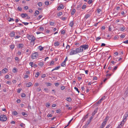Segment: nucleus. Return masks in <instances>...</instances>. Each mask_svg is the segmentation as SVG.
<instances>
[{"label":"nucleus","instance_id":"nucleus-1","mask_svg":"<svg viewBox=\"0 0 128 128\" xmlns=\"http://www.w3.org/2000/svg\"><path fill=\"white\" fill-rule=\"evenodd\" d=\"M6 116V115L2 114L0 116V120L1 121L4 122L7 120Z\"/></svg>","mask_w":128,"mask_h":128},{"label":"nucleus","instance_id":"nucleus-2","mask_svg":"<svg viewBox=\"0 0 128 128\" xmlns=\"http://www.w3.org/2000/svg\"><path fill=\"white\" fill-rule=\"evenodd\" d=\"M28 38L29 40L32 41V42H33V41H34L35 40V37L32 35H29L28 36Z\"/></svg>","mask_w":128,"mask_h":128},{"label":"nucleus","instance_id":"nucleus-3","mask_svg":"<svg viewBox=\"0 0 128 128\" xmlns=\"http://www.w3.org/2000/svg\"><path fill=\"white\" fill-rule=\"evenodd\" d=\"M38 56V53L37 52L33 53L32 56V58L33 59H34Z\"/></svg>","mask_w":128,"mask_h":128},{"label":"nucleus","instance_id":"nucleus-4","mask_svg":"<svg viewBox=\"0 0 128 128\" xmlns=\"http://www.w3.org/2000/svg\"><path fill=\"white\" fill-rule=\"evenodd\" d=\"M77 53L82 52L83 51V49L81 47L79 48L76 49Z\"/></svg>","mask_w":128,"mask_h":128},{"label":"nucleus","instance_id":"nucleus-5","mask_svg":"<svg viewBox=\"0 0 128 128\" xmlns=\"http://www.w3.org/2000/svg\"><path fill=\"white\" fill-rule=\"evenodd\" d=\"M74 48H72V51L70 52V55H72L74 54H77L76 50H74Z\"/></svg>","mask_w":128,"mask_h":128},{"label":"nucleus","instance_id":"nucleus-6","mask_svg":"<svg viewBox=\"0 0 128 128\" xmlns=\"http://www.w3.org/2000/svg\"><path fill=\"white\" fill-rule=\"evenodd\" d=\"M128 116V112H126L124 116V119L122 120V122H124L126 120V119Z\"/></svg>","mask_w":128,"mask_h":128},{"label":"nucleus","instance_id":"nucleus-7","mask_svg":"<svg viewBox=\"0 0 128 128\" xmlns=\"http://www.w3.org/2000/svg\"><path fill=\"white\" fill-rule=\"evenodd\" d=\"M105 97L104 96H102L101 99H100V100H99L98 101H97L96 102L97 104H100V103L103 100H104L105 99Z\"/></svg>","mask_w":128,"mask_h":128},{"label":"nucleus","instance_id":"nucleus-8","mask_svg":"<svg viewBox=\"0 0 128 128\" xmlns=\"http://www.w3.org/2000/svg\"><path fill=\"white\" fill-rule=\"evenodd\" d=\"M80 47L82 48L83 49L84 48V50H85L88 49V45L85 44L80 46Z\"/></svg>","mask_w":128,"mask_h":128},{"label":"nucleus","instance_id":"nucleus-9","mask_svg":"<svg viewBox=\"0 0 128 128\" xmlns=\"http://www.w3.org/2000/svg\"><path fill=\"white\" fill-rule=\"evenodd\" d=\"M24 46V45L22 44H19L17 46V48H22Z\"/></svg>","mask_w":128,"mask_h":128},{"label":"nucleus","instance_id":"nucleus-10","mask_svg":"<svg viewBox=\"0 0 128 128\" xmlns=\"http://www.w3.org/2000/svg\"><path fill=\"white\" fill-rule=\"evenodd\" d=\"M8 70L6 68H5L3 69L2 70V72L3 73L5 74L6 73H7L8 72Z\"/></svg>","mask_w":128,"mask_h":128},{"label":"nucleus","instance_id":"nucleus-11","mask_svg":"<svg viewBox=\"0 0 128 128\" xmlns=\"http://www.w3.org/2000/svg\"><path fill=\"white\" fill-rule=\"evenodd\" d=\"M15 35V32H12L10 33L9 35L11 37H14Z\"/></svg>","mask_w":128,"mask_h":128},{"label":"nucleus","instance_id":"nucleus-12","mask_svg":"<svg viewBox=\"0 0 128 128\" xmlns=\"http://www.w3.org/2000/svg\"><path fill=\"white\" fill-rule=\"evenodd\" d=\"M128 95V89L126 90L124 94V97H126Z\"/></svg>","mask_w":128,"mask_h":128},{"label":"nucleus","instance_id":"nucleus-13","mask_svg":"<svg viewBox=\"0 0 128 128\" xmlns=\"http://www.w3.org/2000/svg\"><path fill=\"white\" fill-rule=\"evenodd\" d=\"M27 16V14H26L22 13L21 14L20 16L22 18H24Z\"/></svg>","mask_w":128,"mask_h":128},{"label":"nucleus","instance_id":"nucleus-14","mask_svg":"<svg viewBox=\"0 0 128 128\" xmlns=\"http://www.w3.org/2000/svg\"><path fill=\"white\" fill-rule=\"evenodd\" d=\"M32 85V83L31 82H29L26 84V86L28 87H30Z\"/></svg>","mask_w":128,"mask_h":128},{"label":"nucleus","instance_id":"nucleus-15","mask_svg":"<svg viewBox=\"0 0 128 128\" xmlns=\"http://www.w3.org/2000/svg\"><path fill=\"white\" fill-rule=\"evenodd\" d=\"M97 112V110L96 109L94 110V112L92 113V116H94L95 114Z\"/></svg>","mask_w":128,"mask_h":128},{"label":"nucleus","instance_id":"nucleus-16","mask_svg":"<svg viewBox=\"0 0 128 128\" xmlns=\"http://www.w3.org/2000/svg\"><path fill=\"white\" fill-rule=\"evenodd\" d=\"M76 12V10L74 9H73L71 12V14L72 15H74Z\"/></svg>","mask_w":128,"mask_h":128},{"label":"nucleus","instance_id":"nucleus-17","mask_svg":"<svg viewBox=\"0 0 128 128\" xmlns=\"http://www.w3.org/2000/svg\"><path fill=\"white\" fill-rule=\"evenodd\" d=\"M59 42H56L54 44V45L55 46H58L59 45Z\"/></svg>","mask_w":128,"mask_h":128},{"label":"nucleus","instance_id":"nucleus-18","mask_svg":"<svg viewBox=\"0 0 128 128\" xmlns=\"http://www.w3.org/2000/svg\"><path fill=\"white\" fill-rule=\"evenodd\" d=\"M12 72L14 73L17 72V69L15 68H14L12 70Z\"/></svg>","mask_w":128,"mask_h":128},{"label":"nucleus","instance_id":"nucleus-19","mask_svg":"<svg viewBox=\"0 0 128 128\" xmlns=\"http://www.w3.org/2000/svg\"><path fill=\"white\" fill-rule=\"evenodd\" d=\"M22 115L24 116L25 117H26L28 115L25 112H22Z\"/></svg>","mask_w":128,"mask_h":128},{"label":"nucleus","instance_id":"nucleus-20","mask_svg":"<svg viewBox=\"0 0 128 128\" xmlns=\"http://www.w3.org/2000/svg\"><path fill=\"white\" fill-rule=\"evenodd\" d=\"M117 68L118 66H116L113 69H112V70L113 72V73L114 72V71L117 69Z\"/></svg>","mask_w":128,"mask_h":128},{"label":"nucleus","instance_id":"nucleus-21","mask_svg":"<svg viewBox=\"0 0 128 128\" xmlns=\"http://www.w3.org/2000/svg\"><path fill=\"white\" fill-rule=\"evenodd\" d=\"M12 114L14 116H16L18 114V113L16 111H14L12 112Z\"/></svg>","mask_w":128,"mask_h":128},{"label":"nucleus","instance_id":"nucleus-22","mask_svg":"<svg viewBox=\"0 0 128 128\" xmlns=\"http://www.w3.org/2000/svg\"><path fill=\"white\" fill-rule=\"evenodd\" d=\"M73 118H72L69 121V122H68V125L66 126H65L64 128H66V127H67L68 126V124H69L71 122V121L73 120Z\"/></svg>","mask_w":128,"mask_h":128},{"label":"nucleus","instance_id":"nucleus-23","mask_svg":"<svg viewBox=\"0 0 128 128\" xmlns=\"http://www.w3.org/2000/svg\"><path fill=\"white\" fill-rule=\"evenodd\" d=\"M10 48L12 49H13L14 47V44L10 45Z\"/></svg>","mask_w":128,"mask_h":128},{"label":"nucleus","instance_id":"nucleus-24","mask_svg":"<svg viewBox=\"0 0 128 128\" xmlns=\"http://www.w3.org/2000/svg\"><path fill=\"white\" fill-rule=\"evenodd\" d=\"M66 62H63L61 64V66H62L64 67L66 66H65Z\"/></svg>","mask_w":128,"mask_h":128},{"label":"nucleus","instance_id":"nucleus-25","mask_svg":"<svg viewBox=\"0 0 128 128\" xmlns=\"http://www.w3.org/2000/svg\"><path fill=\"white\" fill-rule=\"evenodd\" d=\"M66 100L68 102H70L72 101V99L70 98H68L66 99Z\"/></svg>","mask_w":128,"mask_h":128},{"label":"nucleus","instance_id":"nucleus-26","mask_svg":"<svg viewBox=\"0 0 128 128\" xmlns=\"http://www.w3.org/2000/svg\"><path fill=\"white\" fill-rule=\"evenodd\" d=\"M38 65L41 66H42L43 65V63L42 62H40L38 63Z\"/></svg>","mask_w":128,"mask_h":128},{"label":"nucleus","instance_id":"nucleus-27","mask_svg":"<svg viewBox=\"0 0 128 128\" xmlns=\"http://www.w3.org/2000/svg\"><path fill=\"white\" fill-rule=\"evenodd\" d=\"M108 117L106 116L105 119L104 120V121H105L107 123V122L108 120Z\"/></svg>","mask_w":128,"mask_h":128},{"label":"nucleus","instance_id":"nucleus-28","mask_svg":"<svg viewBox=\"0 0 128 128\" xmlns=\"http://www.w3.org/2000/svg\"><path fill=\"white\" fill-rule=\"evenodd\" d=\"M125 28L124 27H122L120 28V30L121 31H124V30H125Z\"/></svg>","mask_w":128,"mask_h":128},{"label":"nucleus","instance_id":"nucleus-29","mask_svg":"<svg viewBox=\"0 0 128 128\" xmlns=\"http://www.w3.org/2000/svg\"><path fill=\"white\" fill-rule=\"evenodd\" d=\"M38 48L40 50V51L42 50H43V47H42L41 46H38Z\"/></svg>","mask_w":128,"mask_h":128},{"label":"nucleus","instance_id":"nucleus-30","mask_svg":"<svg viewBox=\"0 0 128 128\" xmlns=\"http://www.w3.org/2000/svg\"><path fill=\"white\" fill-rule=\"evenodd\" d=\"M9 22H12L14 21V20L13 18H9V20H8Z\"/></svg>","mask_w":128,"mask_h":128},{"label":"nucleus","instance_id":"nucleus-31","mask_svg":"<svg viewBox=\"0 0 128 128\" xmlns=\"http://www.w3.org/2000/svg\"><path fill=\"white\" fill-rule=\"evenodd\" d=\"M90 15L89 14H87L85 15V18H86L87 19L88 18V17H90Z\"/></svg>","mask_w":128,"mask_h":128},{"label":"nucleus","instance_id":"nucleus-32","mask_svg":"<svg viewBox=\"0 0 128 128\" xmlns=\"http://www.w3.org/2000/svg\"><path fill=\"white\" fill-rule=\"evenodd\" d=\"M106 122H105V121H103V122L102 123L101 125L103 126H104L106 125Z\"/></svg>","mask_w":128,"mask_h":128},{"label":"nucleus","instance_id":"nucleus-33","mask_svg":"<svg viewBox=\"0 0 128 128\" xmlns=\"http://www.w3.org/2000/svg\"><path fill=\"white\" fill-rule=\"evenodd\" d=\"M92 2V0H89L88 1V3L89 4H90Z\"/></svg>","mask_w":128,"mask_h":128},{"label":"nucleus","instance_id":"nucleus-34","mask_svg":"<svg viewBox=\"0 0 128 128\" xmlns=\"http://www.w3.org/2000/svg\"><path fill=\"white\" fill-rule=\"evenodd\" d=\"M82 4L81 3H80L79 5H78L76 8L78 10L79 8H80V7Z\"/></svg>","mask_w":128,"mask_h":128},{"label":"nucleus","instance_id":"nucleus-35","mask_svg":"<svg viewBox=\"0 0 128 128\" xmlns=\"http://www.w3.org/2000/svg\"><path fill=\"white\" fill-rule=\"evenodd\" d=\"M73 24L74 23L73 22H72L70 23L69 25L71 27H72L73 26Z\"/></svg>","mask_w":128,"mask_h":128},{"label":"nucleus","instance_id":"nucleus-36","mask_svg":"<svg viewBox=\"0 0 128 128\" xmlns=\"http://www.w3.org/2000/svg\"><path fill=\"white\" fill-rule=\"evenodd\" d=\"M39 74V73L38 72H37L35 75V76L36 77H38Z\"/></svg>","mask_w":128,"mask_h":128},{"label":"nucleus","instance_id":"nucleus-37","mask_svg":"<svg viewBox=\"0 0 128 128\" xmlns=\"http://www.w3.org/2000/svg\"><path fill=\"white\" fill-rule=\"evenodd\" d=\"M6 84L10 85L11 84L12 82H11L8 81L6 82Z\"/></svg>","mask_w":128,"mask_h":128},{"label":"nucleus","instance_id":"nucleus-38","mask_svg":"<svg viewBox=\"0 0 128 128\" xmlns=\"http://www.w3.org/2000/svg\"><path fill=\"white\" fill-rule=\"evenodd\" d=\"M124 5L128 7V1H127L125 3Z\"/></svg>","mask_w":128,"mask_h":128},{"label":"nucleus","instance_id":"nucleus-39","mask_svg":"<svg viewBox=\"0 0 128 128\" xmlns=\"http://www.w3.org/2000/svg\"><path fill=\"white\" fill-rule=\"evenodd\" d=\"M38 5L40 7H41L42 6V4L41 2H39L38 3Z\"/></svg>","mask_w":128,"mask_h":128},{"label":"nucleus","instance_id":"nucleus-40","mask_svg":"<svg viewBox=\"0 0 128 128\" xmlns=\"http://www.w3.org/2000/svg\"><path fill=\"white\" fill-rule=\"evenodd\" d=\"M86 7V5H83L82 6V9L84 10L85 9Z\"/></svg>","mask_w":128,"mask_h":128},{"label":"nucleus","instance_id":"nucleus-41","mask_svg":"<svg viewBox=\"0 0 128 128\" xmlns=\"http://www.w3.org/2000/svg\"><path fill=\"white\" fill-rule=\"evenodd\" d=\"M44 29L42 27H40V31H42L44 30Z\"/></svg>","mask_w":128,"mask_h":128},{"label":"nucleus","instance_id":"nucleus-42","mask_svg":"<svg viewBox=\"0 0 128 128\" xmlns=\"http://www.w3.org/2000/svg\"><path fill=\"white\" fill-rule=\"evenodd\" d=\"M101 10L100 8H98L97 10V11L98 13H100V12L101 11Z\"/></svg>","mask_w":128,"mask_h":128},{"label":"nucleus","instance_id":"nucleus-43","mask_svg":"<svg viewBox=\"0 0 128 128\" xmlns=\"http://www.w3.org/2000/svg\"><path fill=\"white\" fill-rule=\"evenodd\" d=\"M46 85L47 86H50L51 85V84L50 82H48L46 83Z\"/></svg>","mask_w":128,"mask_h":128},{"label":"nucleus","instance_id":"nucleus-44","mask_svg":"<svg viewBox=\"0 0 128 128\" xmlns=\"http://www.w3.org/2000/svg\"><path fill=\"white\" fill-rule=\"evenodd\" d=\"M46 106L47 107H48L50 106V104L49 103H46Z\"/></svg>","mask_w":128,"mask_h":128},{"label":"nucleus","instance_id":"nucleus-45","mask_svg":"<svg viewBox=\"0 0 128 128\" xmlns=\"http://www.w3.org/2000/svg\"><path fill=\"white\" fill-rule=\"evenodd\" d=\"M74 89L76 90V91H77L78 92V93H79V92H80V91H79L78 90V89L76 87H74Z\"/></svg>","mask_w":128,"mask_h":128},{"label":"nucleus","instance_id":"nucleus-46","mask_svg":"<svg viewBox=\"0 0 128 128\" xmlns=\"http://www.w3.org/2000/svg\"><path fill=\"white\" fill-rule=\"evenodd\" d=\"M62 14V13L61 12H60L58 14V16H60Z\"/></svg>","mask_w":128,"mask_h":128},{"label":"nucleus","instance_id":"nucleus-47","mask_svg":"<svg viewBox=\"0 0 128 128\" xmlns=\"http://www.w3.org/2000/svg\"><path fill=\"white\" fill-rule=\"evenodd\" d=\"M26 96L25 94L24 93H22L21 94V96L22 97H24Z\"/></svg>","mask_w":128,"mask_h":128},{"label":"nucleus","instance_id":"nucleus-48","mask_svg":"<svg viewBox=\"0 0 128 128\" xmlns=\"http://www.w3.org/2000/svg\"><path fill=\"white\" fill-rule=\"evenodd\" d=\"M45 4L46 5L48 6L49 4V2L48 1H46L45 2Z\"/></svg>","mask_w":128,"mask_h":128},{"label":"nucleus","instance_id":"nucleus-49","mask_svg":"<svg viewBox=\"0 0 128 128\" xmlns=\"http://www.w3.org/2000/svg\"><path fill=\"white\" fill-rule=\"evenodd\" d=\"M59 84L58 82H56L54 83L56 87L58 86Z\"/></svg>","mask_w":128,"mask_h":128},{"label":"nucleus","instance_id":"nucleus-50","mask_svg":"<svg viewBox=\"0 0 128 128\" xmlns=\"http://www.w3.org/2000/svg\"><path fill=\"white\" fill-rule=\"evenodd\" d=\"M54 62L53 61H52L50 63V66H52L53 65V64H54Z\"/></svg>","mask_w":128,"mask_h":128},{"label":"nucleus","instance_id":"nucleus-51","mask_svg":"<svg viewBox=\"0 0 128 128\" xmlns=\"http://www.w3.org/2000/svg\"><path fill=\"white\" fill-rule=\"evenodd\" d=\"M39 12L38 10H36V11L34 14H37V15L39 13Z\"/></svg>","mask_w":128,"mask_h":128},{"label":"nucleus","instance_id":"nucleus-52","mask_svg":"<svg viewBox=\"0 0 128 128\" xmlns=\"http://www.w3.org/2000/svg\"><path fill=\"white\" fill-rule=\"evenodd\" d=\"M101 38L100 37H97L96 39V40L97 41H98L99 40L101 39Z\"/></svg>","mask_w":128,"mask_h":128},{"label":"nucleus","instance_id":"nucleus-53","mask_svg":"<svg viewBox=\"0 0 128 128\" xmlns=\"http://www.w3.org/2000/svg\"><path fill=\"white\" fill-rule=\"evenodd\" d=\"M70 48V46L68 44H67L66 46V48L67 49H69Z\"/></svg>","mask_w":128,"mask_h":128},{"label":"nucleus","instance_id":"nucleus-54","mask_svg":"<svg viewBox=\"0 0 128 128\" xmlns=\"http://www.w3.org/2000/svg\"><path fill=\"white\" fill-rule=\"evenodd\" d=\"M41 90V88H38L36 90L37 92H40Z\"/></svg>","mask_w":128,"mask_h":128},{"label":"nucleus","instance_id":"nucleus-55","mask_svg":"<svg viewBox=\"0 0 128 128\" xmlns=\"http://www.w3.org/2000/svg\"><path fill=\"white\" fill-rule=\"evenodd\" d=\"M54 22H50V24L51 25L53 26L54 24Z\"/></svg>","mask_w":128,"mask_h":128},{"label":"nucleus","instance_id":"nucleus-56","mask_svg":"<svg viewBox=\"0 0 128 128\" xmlns=\"http://www.w3.org/2000/svg\"><path fill=\"white\" fill-rule=\"evenodd\" d=\"M42 15H40L39 16L38 18H37L38 20H40L42 17Z\"/></svg>","mask_w":128,"mask_h":128},{"label":"nucleus","instance_id":"nucleus-57","mask_svg":"<svg viewBox=\"0 0 128 128\" xmlns=\"http://www.w3.org/2000/svg\"><path fill=\"white\" fill-rule=\"evenodd\" d=\"M18 10L19 11H21L22 10V8L20 7H18Z\"/></svg>","mask_w":128,"mask_h":128},{"label":"nucleus","instance_id":"nucleus-58","mask_svg":"<svg viewBox=\"0 0 128 128\" xmlns=\"http://www.w3.org/2000/svg\"><path fill=\"white\" fill-rule=\"evenodd\" d=\"M65 88V87L64 86H62L61 87V89L62 90H64Z\"/></svg>","mask_w":128,"mask_h":128},{"label":"nucleus","instance_id":"nucleus-59","mask_svg":"<svg viewBox=\"0 0 128 128\" xmlns=\"http://www.w3.org/2000/svg\"><path fill=\"white\" fill-rule=\"evenodd\" d=\"M60 68V66H58L55 68L54 69L55 70H57Z\"/></svg>","mask_w":128,"mask_h":128},{"label":"nucleus","instance_id":"nucleus-60","mask_svg":"<svg viewBox=\"0 0 128 128\" xmlns=\"http://www.w3.org/2000/svg\"><path fill=\"white\" fill-rule=\"evenodd\" d=\"M20 36H14V38L15 39L18 38H20Z\"/></svg>","mask_w":128,"mask_h":128},{"label":"nucleus","instance_id":"nucleus-61","mask_svg":"<svg viewBox=\"0 0 128 128\" xmlns=\"http://www.w3.org/2000/svg\"><path fill=\"white\" fill-rule=\"evenodd\" d=\"M122 122L121 123L120 125L118 126V127H119V128H120L122 126Z\"/></svg>","mask_w":128,"mask_h":128},{"label":"nucleus","instance_id":"nucleus-62","mask_svg":"<svg viewBox=\"0 0 128 128\" xmlns=\"http://www.w3.org/2000/svg\"><path fill=\"white\" fill-rule=\"evenodd\" d=\"M123 43L125 44H128V40H126V41H124L123 42Z\"/></svg>","mask_w":128,"mask_h":128},{"label":"nucleus","instance_id":"nucleus-63","mask_svg":"<svg viewBox=\"0 0 128 128\" xmlns=\"http://www.w3.org/2000/svg\"><path fill=\"white\" fill-rule=\"evenodd\" d=\"M112 74H112H107L106 75V76L107 77H108V76H111Z\"/></svg>","mask_w":128,"mask_h":128},{"label":"nucleus","instance_id":"nucleus-64","mask_svg":"<svg viewBox=\"0 0 128 128\" xmlns=\"http://www.w3.org/2000/svg\"><path fill=\"white\" fill-rule=\"evenodd\" d=\"M20 99H18L16 100V102L18 103H20Z\"/></svg>","mask_w":128,"mask_h":128}]
</instances>
